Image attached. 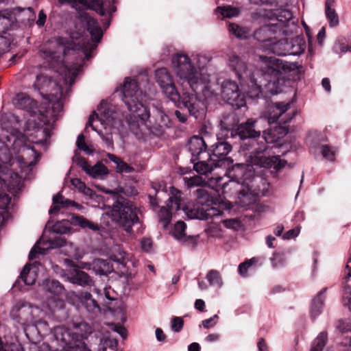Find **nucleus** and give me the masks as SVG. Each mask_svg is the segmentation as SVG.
Returning <instances> with one entry per match:
<instances>
[{
  "label": "nucleus",
  "mask_w": 351,
  "mask_h": 351,
  "mask_svg": "<svg viewBox=\"0 0 351 351\" xmlns=\"http://www.w3.org/2000/svg\"><path fill=\"white\" fill-rule=\"evenodd\" d=\"M290 108V102H276L273 104L269 108L267 117L269 123L285 124L290 121L295 115L293 111H289Z\"/></svg>",
  "instance_id": "9d476101"
},
{
  "label": "nucleus",
  "mask_w": 351,
  "mask_h": 351,
  "mask_svg": "<svg viewBox=\"0 0 351 351\" xmlns=\"http://www.w3.org/2000/svg\"><path fill=\"white\" fill-rule=\"evenodd\" d=\"M66 240L61 237H57L49 241L50 247H60L66 245Z\"/></svg>",
  "instance_id": "13d9d810"
},
{
  "label": "nucleus",
  "mask_w": 351,
  "mask_h": 351,
  "mask_svg": "<svg viewBox=\"0 0 351 351\" xmlns=\"http://www.w3.org/2000/svg\"><path fill=\"white\" fill-rule=\"evenodd\" d=\"M142 248L145 251H149L152 247V241L149 239H144L141 241Z\"/></svg>",
  "instance_id": "338daca9"
},
{
  "label": "nucleus",
  "mask_w": 351,
  "mask_h": 351,
  "mask_svg": "<svg viewBox=\"0 0 351 351\" xmlns=\"http://www.w3.org/2000/svg\"><path fill=\"white\" fill-rule=\"evenodd\" d=\"M13 104L17 108L24 110L31 115L40 112L37 102L25 93H19L13 99Z\"/></svg>",
  "instance_id": "f8f14e48"
},
{
  "label": "nucleus",
  "mask_w": 351,
  "mask_h": 351,
  "mask_svg": "<svg viewBox=\"0 0 351 351\" xmlns=\"http://www.w3.org/2000/svg\"><path fill=\"white\" fill-rule=\"evenodd\" d=\"M93 269L100 275H104L110 272L111 268L109 263L103 259H97L94 261Z\"/></svg>",
  "instance_id": "ea45409f"
},
{
  "label": "nucleus",
  "mask_w": 351,
  "mask_h": 351,
  "mask_svg": "<svg viewBox=\"0 0 351 351\" xmlns=\"http://www.w3.org/2000/svg\"><path fill=\"white\" fill-rule=\"evenodd\" d=\"M206 279L210 286H217L220 287L222 285V280L219 272L217 270H210L206 275Z\"/></svg>",
  "instance_id": "37998d69"
},
{
  "label": "nucleus",
  "mask_w": 351,
  "mask_h": 351,
  "mask_svg": "<svg viewBox=\"0 0 351 351\" xmlns=\"http://www.w3.org/2000/svg\"><path fill=\"white\" fill-rule=\"evenodd\" d=\"M255 262L254 258H252L241 263L239 266V272L243 276H246L247 269Z\"/></svg>",
  "instance_id": "6e6d98bb"
},
{
  "label": "nucleus",
  "mask_w": 351,
  "mask_h": 351,
  "mask_svg": "<svg viewBox=\"0 0 351 351\" xmlns=\"http://www.w3.org/2000/svg\"><path fill=\"white\" fill-rule=\"evenodd\" d=\"M202 157L195 162V158H192L191 161L194 163V170L200 175H206L210 173L215 168L219 166V162L217 160L209 156V158L205 160H202Z\"/></svg>",
  "instance_id": "2eb2a0df"
},
{
  "label": "nucleus",
  "mask_w": 351,
  "mask_h": 351,
  "mask_svg": "<svg viewBox=\"0 0 351 351\" xmlns=\"http://www.w3.org/2000/svg\"><path fill=\"white\" fill-rule=\"evenodd\" d=\"M71 223L74 226H80L82 228H88L93 230H98L99 226L82 216L73 215L70 219Z\"/></svg>",
  "instance_id": "c756f323"
},
{
  "label": "nucleus",
  "mask_w": 351,
  "mask_h": 351,
  "mask_svg": "<svg viewBox=\"0 0 351 351\" xmlns=\"http://www.w3.org/2000/svg\"><path fill=\"white\" fill-rule=\"evenodd\" d=\"M221 95L228 104L236 108L245 104L244 95L240 92L238 84L232 80H226L221 84Z\"/></svg>",
  "instance_id": "1a4fd4ad"
},
{
  "label": "nucleus",
  "mask_w": 351,
  "mask_h": 351,
  "mask_svg": "<svg viewBox=\"0 0 351 351\" xmlns=\"http://www.w3.org/2000/svg\"><path fill=\"white\" fill-rule=\"evenodd\" d=\"M171 210H171L169 207L167 208L165 206H162L158 212L159 219L162 223L164 228H166L170 223L172 216Z\"/></svg>",
  "instance_id": "79ce46f5"
},
{
  "label": "nucleus",
  "mask_w": 351,
  "mask_h": 351,
  "mask_svg": "<svg viewBox=\"0 0 351 351\" xmlns=\"http://www.w3.org/2000/svg\"><path fill=\"white\" fill-rule=\"evenodd\" d=\"M153 189L155 190L156 193L154 195L149 194L148 197L149 199V204L150 206L153 209H156L158 206V194L160 193L157 189L156 184H152Z\"/></svg>",
  "instance_id": "5fc2aeb1"
},
{
  "label": "nucleus",
  "mask_w": 351,
  "mask_h": 351,
  "mask_svg": "<svg viewBox=\"0 0 351 351\" xmlns=\"http://www.w3.org/2000/svg\"><path fill=\"white\" fill-rule=\"evenodd\" d=\"M223 225L228 228L238 230L241 227V222L237 219H230L223 221Z\"/></svg>",
  "instance_id": "4d7b16f0"
},
{
  "label": "nucleus",
  "mask_w": 351,
  "mask_h": 351,
  "mask_svg": "<svg viewBox=\"0 0 351 351\" xmlns=\"http://www.w3.org/2000/svg\"><path fill=\"white\" fill-rule=\"evenodd\" d=\"M218 316L217 315L213 317L202 321V325L205 328H209L210 327L214 326L217 322Z\"/></svg>",
  "instance_id": "052dcab7"
},
{
  "label": "nucleus",
  "mask_w": 351,
  "mask_h": 351,
  "mask_svg": "<svg viewBox=\"0 0 351 351\" xmlns=\"http://www.w3.org/2000/svg\"><path fill=\"white\" fill-rule=\"evenodd\" d=\"M184 326V321L182 317H174L171 320V329L174 332H180Z\"/></svg>",
  "instance_id": "603ef678"
},
{
  "label": "nucleus",
  "mask_w": 351,
  "mask_h": 351,
  "mask_svg": "<svg viewBox=\"0 0 351 351\" xmlns=\"http://www.w3.org/2000/svg\"><path fill=\"white\" fill-rule=\"evenodd\" d=\"M58 1L60 5L69 4L76 10L80 9V5H82L80 0H58Z\"/></svg>",
  "instance_id": "bf43d9fd"
},
{
  "label": "nucleus",
  "mask_w": 351,
  "mask_h": 351,
  "mask_svg": "<svg viewBox=\"0 0 351 351\" xmlns=\"http://www.w3.org/2000/svg\"><path fill=\"white\" fill-rule=\"evenodd\" d=\"M122 93L123 100L128 110L133 113L134 121L138 119L145 120L149 117V112L142 102V93L136 80L125 78Z\"/></svg>",
  "instance_id": "39448f33"
},
{
  "label": "nucleus",
  "mask_w": 351,
  "mask_h": 351,
  "mask_svg": "<svg viewBox=\"0 0 351 351\" xmlns=\"http://www.w3.org/2000/svg\"><path fill=\"white\" fill-rule=\"evenodd\" d=\"M76 145L78 149L83 150L87 154H93V151L89 149L88 146L86 145L85 142V137L84 134H81L77 136Z\"/></svg>",
  "instance_id": "8fccbe9b"
},
{
  "label": "nucleus",
  "mask_w": 351,
  "mask_h": 351,
  "mask_svg": "<svg viewBox=\"0 0 351 351\" xmlns=\"http://www.w3.org/2000/svg\"><path fill=\"white\" fill-rule=\"evenodd\" d=\"M19 153L20 154L16 159L22 168L32 167L38 160L39 155L29 146L24 145L21 147Z\"/></svg>",
  "instance_id": "ddd939ff"
},
{
  "label": "nucleus",
  "mask_w": 351,
  "mask_h": 351,
  "mask_svg": "<svg viewBox=\"0 0 351 351\" xmlns=\"http://www.w3.org/2000/svg\"><path fill=\"white\" fill-rule=\"evenodd\" d=\"M172 64L176 75L180 80L186 82L193 90H195L199 84L208 81V77L197 71L186 54H176L172 58Z\"/></svg>",
  "instance_id": "20e7f679"
},
{
  "label": "nucleus",
  "mask_w": 351,
  "mask_h": 351,
  "mask_svg": "<svg viewBox=\"0 0 351 351\" xmlns=\"http://www.w3.org/2000/svg\"><path fill=\"white\" fill-rule=\"evenodd\" d=\"M82 5L93 10L97 11L100 14H104L103 10L104 0H80Z\"/></svg>",
  "instance_id": "58836bf2"
},
{
  "label": "nucleus",
  "mask_w": 351,
  "mask_h": 351,
  "mask_svg": "<svg viewBox=\"0 0 351 351\" xmlns=\"http://www.w3.org/2000/svg\"><path fill=\"white\" fill-rule=\"evenodd\" d=\"M189 146L193 156H197L200 159L201 154L206 152L208 145L204 138L195 136L190 139Z\"/></svg>",
  "instance_id": "aec40b11"
},
{
  "label": "nucleus",
  "mask_w": 351,
  "mask_h": 351,
  "mask_svg": "<svg viewBox=\"0 0 351 351\" xmlns=\"http://www.w3.org/2000/svg\"><path fill=\"white\" fill-rule=\"evenodd\" d=\"M108 173L107 167L101 164L97 163L90 167L88 175L94 178H102Z\"/></svg>",
  "instance_id": "e433bc0d"
},
{
  "label": "nucleus",
  "mask_w": 351,
  "mask_h": 351,
  "mask_svg": "<svg viewBox=\"0 0 351 351\" xmlns=\"http://www.w3.org/2000/svg\"><path fill=\"white\" fill-rule=\"evenodd\" d=\"M155 78L165 96L174 104L178 103L180 99V94L175 85L172 76L167 69L166 68H161L156 70Z\"/></svg>",
  "instance_id": "0eeeda50"
},
{
  "label": "nucleus",
  "mask_w": 351,
  "mask_h": 351,
  "mask_svg": "<svg viewBox=\"0 0 351 351\" xmlns=\"http://www.w3.org/2000/svg\"><path fill=\"white\" fill-rule=\"evenodd\" d=\"M217 10L221 11V14L223 17L231 18L239 15L240 11L238 8L227 6V7H219Z\"/></svg>",
  "instance_id": "09e8293b"
},
{
  "label": "nucleus",
  "mask_w": 351,
  "mask_h": 351,
  "mask_svg": "<svg viewBox=\"0 0 351 351\" xmlns=\"http://www.w3.org/2000/svg\"><path fill=\"white\" fill-rule=\"evenodd\" d=\"M305 49V43L299 38L281 39L272 44L271 51L278 56L299 55Z\"/></svg>",
  "instance_id": "6e6552de"
},
{
  "label": "nucleus",
  "mask_w": 351,
  "mask_h": 351,
  "mask_svg": "<svg viewBox=\"0 0 351 351\" xmlns=\"http://www.w3.org/2000/svg\"><path fill=\"white\" fill-rule=\"evenodd\" d=\"M183 210L189 219H208V214L202 208H200L199 204L193 206L188 205L183 208Z\"/></svg>",
  "instance_id": "b1692460"
},
{
  "label": "nucleus",
  "mask_w": 351,
  "mask_h": 351,
  "mask_svg": "<svg viewBox=\"0 0 351 351\" xmlns=\"http://www.w3.org/2000/svg\"><path fill=\"white\" fill-rule=\"evenodd\" d=\"M52 230L57 234H66L70 231L69 223L68 221L62 220L57 221L53 226Z\"/></svg>",
  "instance_id": "c03bdc74"
},
{
  "label": "nucleus",
  "mask_w": 351,
  "mask_h": 351,
  "mask_svg": "<svg viewBox=\"0 0 351 351\" xmlns=\"http://www.w3.org/2000/svg\"><path fill=\"white\" fill-rule=\"evenodd\" d=\"M98 111L99 114L93 112L89 117L85 131L87 130V127H91L99 134L108 147H113L112 134V132L107 131V126L118 130L122 127L123 121L120 114L110 107L98 108Z\"/></svg>",
  "instance_id": "f03ea898"
},
{
  "label": "nucleus",
  "mask_w": 351,
  "mask_h": 351,
  "mask_svg": "<svg viewBox=\"0 0 351 351\" xmlns=\"http://www.w3.org/2000/svg\"><path fill=\"white\" fill-rule=\"evenodd\" d=\"M327 288H324L319 294L313 300L311 306V315L313 317H315L320 313L322 308L324 299L322 298V293H325Z\"/></svg>",
  "instance_id": "f704fd0d"
},
{
  "label": "nucleus",
  "mask_w": 351,
  "mask_h": 351,
  "mask_svg": "<svg viewBox=\"0 0 351 351\" xmlns=\"http://www.w3.org/2000/svg\"><path fill=\"white\" fill-rule=\"evenodd\" d=\"M43 286L46 291L57 295L62 293L64 291V287L56 280L47 279L43 282Z\"/></svg>",
  "instance_id": "7c9ffc66"
},
{
  "label": "nucleus",
  "mask_w": 351,
  "mask_h": 351,
  "mask_svg": "<svg viewBox=\"0 0 351 351\" xmlns=\"http://www.w3.org/2000/svg\"><path fill=\"white\" fill-rule=\"evenodd\" d=\"M72 184L77 188L80 192H82L84 194L86 195L91 196L93 194V191L87 187L84 182H82L78 178H74L71 180Z\"/></svg>",
  "instance_id": "de8ad7c7"
},
{
  "label": "nucleus",
  "mask_w": 351,
  "mask_h": 351,
  "mask_svg": "<svg viewBox=\"0 0 351 351\" xmlns=\"http://www.w3.org/2000/svg\"><path fill=\"white\" fill-rule=\"evenodd\" d=\"M53 204H60L62 208L69 207L70 206H75L77 208H80L81 206L74 201H71L68 199H65L62 195L58 193L53 198Z\"/></svg>",
  "instance_id": "a19ab883"
},
{
  "label": "nucleus",
  "mask_w": 351,
  "mask_h": 351,
  "mask_svg": "<svg viewBox=\"0 0 351 351\" xmlns=\"http://www.w3.org/2000/svg\"><path fill=\"white\" fill-rule=\"evenodd\" d=\"M184 182L189 189L197 187V186H205L208 185V182L205 179L202 178L200 176H193L191 177H184Z\"/></svg>",
  "instance_id": "2f4dec72"
},
{
  "label": "nucleus",
  "mask_w": 351,
  "mask_h": 351,
  "mask_svg": "<svg viewBox=\"0 0 351 351\" xmlns=\"http://www.w3.org/2000/svg\"><path fill=\"white\" fill-rule=\"evenodd\" d=\"M194 193L201 204L208 203L212 201L211 196L209 195L208 191L204 189H198Z\"/></svg>",
  "instance_id": "49530a36"
},
{
  "label": "nucleus",
  "mask_w": 351,
  "mask_h": 351,
  "mask_svg": "<svg viewBox=\"0 0 351 351\" xmlns=\"http://www.w3.org/2000/svg\"><path fill=\"white\" fill-rule=\"evenodd\" d=\"M186 226L183 221H178L174 226L173 236L178 240H181L184 242H189L192 245L193 247L196 245L197 237H186L184 232Z\"/></svg>",
  "instance_id": "4be33fe9"
},
{
  "label": "nucleus",
  "mask_w": 351,
  "mask_h": 351,
  "mask_svg": "<svg viewBox=\"0 0 351 351\" xmlns=\"http://www.w3.org/2000/svg\"><path fill=\"white\" fill-rule=\"evenodd\" d=\"M79 298L88 313L93 316H96L101 312V308L97 302L93 298L90 293L88 292H82Z\"/></svg>",
  "instance_id": "6ab92c4d"
},
{
  "label": "nucleus",
  "mask_w": 351,
  "mask_h": 351,
  "mask_svg": "<svg viewBox=\"0 0 351 351\" xmlns=\"http://www.w3.org/2000/svg\"><path fill=\"white\" fill-rule=\"evenodd\" d=\"M257 66V75L260 74V77L254 80L257 85L255 96L261 93V86H265L271 94L278 93L283 82L282 61L273 56H259Z\"/></svg>",
  "instance_id": "f257e3e1"
},
{
  "label": "nucleus",
  "mask_w": 351,
  "mask_h": 351,
  "mask_svg": "<svg viewBox=\"0 0 351 351\" xmlns=\"http://www.w3.org/2000/svg\"><path fill=\"white\" fill-rule=\"evenodd\" d=\"M339 16L334 9L330 8V27H336L339 25Z\"/></svg>",
  "instance_id": "680f3d73"
},
{
  "label": "nucleus",
  "mask_w": 351,
  "mask_h": 351,
  "mask_svg": "<svg viewBox=\"0 0 351 351\" xmlns=\"http://www.w3.org/2000/svg\"><path fill=\"white\" fill-rule=\"evenodd\" d=\"M160 121L158 122V126L160 128L159 132L162 134L163 132V128H169L171 124V121L169 117L164 114L162 112H160L159 114Z\"/></svg>",
  "instance_id": "3c124183"
},
{
  "label": "nucleus",
  "mask_w": 351,
  "mask_h": 351,
  "mask_svg": "<svg viewBox=\"0 0 351 351\" xmlns=\"http://www.w3.org/2000/svg\"><path fill=\"white\" fill-rule=\"evenodd\" d=\"M75 339H84L92 332L91 327L86 322H81L73 324Z\"/></svg>",
  "instance_id": "a878e982"
},
{
  "label": "nucleus",
  "mask_w": 351,
  "mask_h": 351,
  "mask_svg": "<svg viewBox=\"0 0 351 351\" xmlns=\"http://www.w3.org/2000/svg\"><path fill=\"white\" fill-rule=\"evenodd\" d=\"M84 18L86 21L87 29L91 35L92 39L95 42H99L102 37V32L97 21L86 14H84Z\"/></svg>",
  "instance_id": "5701e85b"
},
{
  "label": "nucleus",
  "mask_w": 351,
  "mask_h": 351,
  "mask_svg": "<svg viewBox=\"0 0 351 351\" xmlns=\"http://www.w3.org/2000/svg\"><path fill=\"white\" fill-rule=\"evenodd\" d=\"M256 120L249 119L246 122L240 124L237 129V134L241 139L247 138L258 137L261 134L260 131H256L254 128Z\"/></svg>",
  "instance_id": "dca6fc26"
},
{
  "label": "nucleus",
  "mask_w": 351,
  "mask_h": 351,
  "mask_svg": "<svg viewBox=\"0 0 351 351\" xmlns=\"http://www.w3.org/2000/svg\"><path fill=\"white\" fill-rule=\"evenodd\" d=\"M333 51L337 53L351 51V36L348 38L343 36L339 37L334 44Z\"/></svg>",
  "instance_id": "c85d7f7f"
},
{
  "label": "nucleus",
  "mask_w": 351,
  "mask_h": 351,
  "mask_svg": "<svg viewBox=\"0 0 351 351\" xmlns=\"http://www.w3.org/2000/svg\"><path fill=\"white\" fill-rule=\"evenodd\" d=\"M116 168H117V171L119 173H132L134 171V169L132 167H131L130 165H129L128 164H127L126 162L123 161V160L119 161V162Z\"/></svg>",
  "instance_id": "864d4df0"
},
{
  "label": "nucleus",
  "mask_w": 351,
  "mask_h": 351,
  "mask_svg": "<svg viewBox=\"0 0 351 351\" xmlns=\"http://www.w3.org/2000/svg\"><path fill=\"white\" fill-rule=\"evenodd\" d=\"M263 138L266 143H271L275 141L274 136L272 135L269 131H264L263 134Z\"/></svg>",
  "instance_id": "e2e57ef3"
},
{
  "label": "nucleus",
  "mask_w": 351,
  "mask_h": 351,
  "mask_svg": "<svg viewBox=\"0 0 351 351\" xmlns=\"http://www.w3.org/2000/svg\"><path fill=\"white\" fill-rule=\"evenodd\" d=\"M328 341L327 332L319 334L311 345L310 351H322Z\"/></svg>",
  "instance_id": "c9c22d12"
},
{
  "label": "nucleus",
  "mask_w": 351,
  "mask_h": 351,
  "mask_svg": "<svg viewBox=\"0 0 351 351\" xmlns=\"http://www.w3.org/2000/svg\"><path fill=\"white\" fill-rule=\"evenodd\" d=\"M266 149L265 146L261 148V152ZM278 156H274L271 157H267L261 154V151L256 153H251L249 156L247 162L250 165H257L265 168H271L275 165V162H278Z\"/></svg>",
  "instance_id": "4468645a"
},
{
  "label": "nucleus",
  "mask_w": 351,
  "mask_h": 351,
  "mask_svg": "<svg viewBox=\"0 0 351 351\" xmlns=\"http://www.w3.org/2000/svg\"><path fill=\"white\" fill-rule=\"evenodd\" d=\"M69 278L71 282L82 287H91L94 285V281L92 278L86 272L79 269H75Z\"/></svg>",
  "instance_id": "412c9836"
},
{
  "label": "nucleus",
  "mask_w": 351,
  "mask_h": 351,
  "mask_svg": "<svg viewBox=\"0 0 351 351\" xmlns=\"http://www.w3.org/2000/svg\"><path fill=\"white\" fill-rule=\"evenodd\" d=\"M182 104L189 111L190 115L197 118L199 112L202 108V103L198 97L195 94L184 93L180 95V101L175 104L178 107Z\"/></svg>",
  "instance_id": "9b49d317"
},
{
  "label": "nucleus",
  "mask_w": 351,
  "mask_h": 351,
  "mask_svg": "<svg viewBox=\"0 0 351 351\" xmlns=\"http://www.w3.org/2000/svg\"><path fill=\"white\" fill-rule=\"evenodd\" d=\"M195 307L196 309L199 310V311H205V302L204 300L201 299L196 300L195 302Z\"/></svg>",
  "instance_id": "69168bd1"
},
{
  "label": "nucleus",
  "mask_w": 351,
  "mask_h": 351,
  "mask_svg": "<svg viewBox=\"0 0 351 351\" xmlns=\"http://www.w3.org/2000/svg\"><path fill=\"white\" fill-rule=\"evenodd\" d=\"M272 34L268 26H264L255 31L254 36L260 42L270 41Z\"/></svg>",
  "instance_id": "4c0bfd02"
},
{
  "label": "nucleus",
  "mask_w": 351,
  "mask_h": 351,
  "mask_svg": "<svg viewBox=\"0 0 351 351\" xmlns=\"http://www.w3.org/2000/svg\"><path fill=\"white\" fill-rule=\"evenodd\" d=\"M232 150V145L222 140H218L217 142L210 146V152H212L213 158L217 160V162L226 158V156Z\"/></svg>",
  "instance_id": "a211bd4d"
},
{
  "label": "nucleus",
  "mask_w": 351,
  "mask_h": 351,
  "mask_svg": "<svg viewBox=\"0 0 351 351\" xmlns=\"http://www.w3.org/2000/svg\"><path fill=\"white\" fill-rule=\"evenodd\" d=\"M20 277L25 285H32L36 282V271L32 270L29 266L25 265L21 273Z\"/></svg>",
  "instance_id": "72a5a7b5"
},
{
  "label": "nucleus",
  "mask_w": 351,
  "mask_h": 351,
  "mask_svg": "<svg viewBox=\"0 0 351 351\" xmlns=\"http://www.w3.org/2000/svg\"><path fill=\"white\" fill-rule=\"evenodd\" d=\"M58 49L56 51L45 50L43 52V58L45 59L51 66H55L56 63L62 61V56L66 54V49L62 43L61 39H58L57 43Z\"/></svg>",
  "instance_id": "f3484780"
},
{
  "label": "nucleus",
  "mask_w": 351,
  "mask_h": 351,
  "mask_svg": "<svg viewBox=\"0 0 351 351\" xmlns=\"http://www.w3.org/2000/svg\"><path fill=\"white\" fill-rule=\"evenodd\" d=\"M34 86L37 88L42 97L53 103V108L60 109L62 107L60 102L62 95L61 87L56 81L45 75H39L36 77Z\"/></svg>",
  "instance_id": "423d86ee"
},
{
  "label": "nucleus",
  "mask_w": 351,
  "mask_h": 351,
  "mask_svg": "<svg viewBox=\"0 0 351 351\" xmlns=\"http://www.w3.org/2000/svg\"><path fill=\"white\" fill-rule=\"evenodd\" d=\"M54 336L58 341L64 343L65 346L75 339L73 332H71L70 330L64 326L56 327L54 330Z\"/></svg>",
  "instance_id": "cd10ccee"
},
{
  "label": "nucleus",
  "mask_w": 351,
  "mask_h": 351,
  "mask_svg": "<svg viewBox=\"0 0 351 351\" xmlns=\"http://www.w3.org/2000/svg\"><path fill=\"white\" fill-rule=\"evenodd\" d=\"M64 351H90L85 341L75 339L64 348Z\"/></svg>",
  "instance_id": "473e14b6"
},
{
  "label": "nucleus",
  "mask_w": 351,
  "mask_h": 351,
  "mask_svg": "<svg viewBox=\"0 0 351 351\" xmlns=\"http://www.w3.org/2000/svg\"><path fill=\"white\" fill-rule=\"evenodd\" d=\"M182 202V192L174 186L169 188V197L167 207L171 210H178L180 208Z\"/></svg>",
  "instance_id": "393cba45"
},
{
  "label": "nucleus",
  "mask_w": 351,
  "mask_h": 351,
  "mask_svg": "<svg viewBox=\"0 0 351 351\" xmlns=\"http://www.w3.org/2000/svg\"><path fill=\"white\" fill-rule=\"evenodd\" d=\"M111 218L128 232H130L132 226L139 221L136 205L122 196H119L112 204Z\"/></svg>",
  "instance_id": "7ed1b4c3"
},
{
  "label": "nucleus",
  "mask_w": 351,
  "mask_h": 351,
  "mask_svg": "<svg viewBox=\"0 0 351 351\" xmlns=\"http://www.w3.org/2000/svg\"><path fill=\"white\" fill-rule=\"evenodd\" d=\"M112 328L118 332L123 338L126 337V330L124 327L121 326H117L114 324H112Z\"/></svg>",
  "instance_id": "0e129e2a"
},
{
  "label": "nucleus",
  "mask_w": 351,
  "mask_h": 351,
  "mask_svg": "<svg viewBox=\"0 0 351 351\" xmlns=\"http://www.w3.org/2000/svg\"><path fill=\"white\" fill-rule=\"evenodd\" d=\"M175 115L180 123H185L187 120V116L180 110H176Z\"/></svg>",
  "instance_id": "774afa93"
},
{
  "label": "nucleus",
  "mask_w": 351,
  "mask_h": 351,
  "mask_svg": "<svg viewBox=\"0 0 351 351\" xmlns=\"http://www.w3.org/2000/svg\"><path fill=\"white\" fill-rule=\"evenodd\" d=\"M229 31L232 33L235 36L239 38H244L247 37V34L249 33L247 29L245 27H241L236 24H230Z\"/></svg>",
  "instance_id": "a18cd8bd"
},
{
  "label": "nucleus",
  "mask_w": 351,
  "mask_h": 351,
  "mask_svg": "<svg viewBox=\"0 0 351 351\" xmlns=\"http://www.w3.org/2000/svg\"><path fill=\"white\" fill-rule=\"evenodd\" d=\"M229 64L235 71L239 77H241L247 71V65L238 56L232 55L229 58Z\"/></svg>",
  "instance_id": "bb28decb"
}]
</instances>
